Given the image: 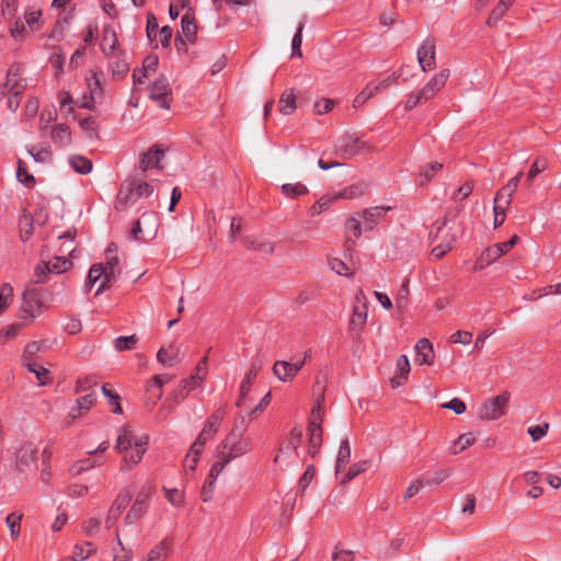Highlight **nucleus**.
<instances>
[{"label": "nucleus", "mask_w": 561, "mask_h": 561, "mask_svg": "<svg viewBox=\"0 0 561 561\" xmlns=\"http://www.w3.org/2000/svg\"><path fill=\"white\" fill-rule=\"evenodd\" d=\"M38 448L28 443L20 447L16 454V469L20 472L28 470L35 465L37 459Z\"/></svg>", "instance_id": "nucleus-18"}, {"label": "nucleus", "mask_w": 561, "mask_h": 561, "mask_svg": "<svg viewBox=\"0 0 561 561\" xmlns=\"http://www.w3.org/2000/svg\"><path fill=\"white\" fill-rule=\"evenodd\" d=\"M415 362L419 365H432L434 363L433 344L427 339H421L415 344Z\"/></svg>", "instance_id": "nucleus-22"}, {"label": "nucleus", "mask_w": 561, "mask_h": 561, "mask_svg": "<svg viewBox=\"0 0 561 561\" xmlns=\"http://www.w3.org/2000/svg\"><path fill=\"white\" fill-rule=\"evenodd\" d=\"M548 168V161L546 159H537L530 167L527 174V182H531L535 176L543 172Z\"/></svg>", "instance_id": "nucleus-63"}, {"label": "nucleus", "mask_w": 561, "mask_h": 561, "mask_svg": "<svg viewBox=\"0 0 561 561\" xmlns=\"http://www.w3.org/2000/svg\"><path fill=\"white\" fill-rule=\"evenodd\" d=\"M515 0H500L499 3L492 10V12H491V14L489 16V20H488V24L490 26L496 24L505 15V13L508 10L510 5Z\"/></svg>", "instance_id": "nucleus-44"}, {"label": "nucleus", "mask_w": 561, "mask_h": 561, "mask_svg": "<svg viewBox=\"0 0 561 561\" xmlns=\"http://www.w3.org/2000/svg\"><path fill=\"white\" fill-rule=\"evenodd\" d=\"M68 162L70 167L80 174H88L92 171V161L83 156H70Z\"/></svg>", "instance_id": "nucleus-37"}, {"label": "nucleus", "mask_w": 561, "mask_h": 561, "mask_svg": "<svg viewBox=\"0 0 561 561\" xmlns=\"http://www.w3.org/2000/svg\"><path fill=\"white\" fill-rule=\"evenodd\" d=\"M49 270L53 273H62L68 271L72 263L65 257H56L53 262H49Z\"/></svg>", "instance_id": "nucleus-62"}, {"label": "nucleus", "mask_w": 561, "mask_h": 561, "mask_svg": "<svg viewBox=\"0 0 561 561\" xmlns=\"http://www.w3.org/2000/svg\"><path fill=\"white\" fill-rule=\"evenodd\" d=\"M152 193V185L140 179L126 181L121 185L116 196L115 208L119 211H125L134 206L138 199L149 197Z\"/></svg>", "instance_id": "nucleus-3"}, {"label": "nucleus", "mask_w": 561, "mask_h": 561, "mask_svg": "<svg viewBox=\"0 0 561 561\" xmlns=\"http://www.w3.org/2000/svg\"><path fill=\"white\" fill-rule=\"evenodd\" d=\"M101 528V518L99 516H93L88 518L82 523V531L88 537H94L99 534Z\"/></svg>", "instance_id": "nucleus-54"}, {"label": "nucleus", "mask_w": 561, "mask_h": 561, "mask_svg": "<svg viewBox=\"0 0 561 561\" xmlns=\"http://www.w3.org/2000/svg\"><path fill=\"white\" fill-rule=\"evenodd\" d=\"M96 385V380L93 377L79 378L76 382V393H89L93 390Z\"/></svg>", "instance_id": "nucleus-57"}, {"label": "nucleus", "mask_w": 561, "mask_h": 561, "mask_svg": "<svg viewBox=\"0 0 561 561\" xmlns=\"http://www.w3.org/2000/svg\"><path fill=\"white\" fill-rule=\"evenodd\" d=\"M130 502V492L125 489L122 491L112 503L107 514H110V519H118L122 512L127 507Z\"/></svg>", "instance_id": "nucleus-27"}, {"label": "nucleus", "mask_w": 561, "mask_h": 561, "mask_svg": "<svg viewBox=\"0 0 561 561\" xmlns=\"http://www.w3.org/2000/svg\"><path fill=\"white\" fill-rule=\"evenodd\" d=\"M13 300V288L9 283L0 286V314L11 305Z\"/></svg>", "instance_id": "nucleus-50"}, {"label": "nucleus", "mask_w": 561, "mask_h": 561, "mask_svg": "<svg viewBox=\"0 0 561 561\" xmlns=\"http://www.w3.org/2000/svg\"><path fill=\"white\" fill-rule=\"evenodd\" d=\"M351 459V446L347 439L341 442L339 453L336 456L335 472L339 473L343 467H345Z\"/></svg>", "instance_id": "nucleus-41"}, {"label": "nucleus", "mask_w": 561, "mask_h": 561, "mask_svg": "<svg viewBox=\"0 0 561 561\" xmlns=\"http://www.w3.org/2000/svg\"><path fill=\"white\" fill-rule=\"evenodd\" d=\"M364 193H365V186L362 184H355V185H351L350 187L343 190L339 194V197L345 198V199H353L358 196H362ZM335 198H337V196Z\"/></svg>", "instance_id": "nucleus-59"}, {"label": "nucleus", "mask_w": 561, "mask_h": 561, "mask_svg": "<svg viewBox=\"0 0 561 561\" xmlns=\"http://www.w3.org/2000/svg\"><path fill=\"white\" fill-rule=\"evenodd\" d=\"M119 274L118 268V257L117 255H106V262L103 266L102 264H94L91 266L88 275L87 282V290H90L91 287L103 277L102 283L100 284L96 295L102 293L104 289L110 287V284L116 279Z\"/></svg>", "instance_id": "nucleus-5"}, {"label": "nucleus", "mask_w": 561, "mask_h": 561, "mask_svg": "<svg viewBox=\"0 0 561 561\" xmlns=\"http://www.w3.org/2000/svg\"><path fill=\"white\" fill-rule=\"evenodd\" d=\"M182 34L186 41L193 43L196 38L197 25L191 13H185L181 22Z\"/></svg>", "instance_id": "nucleus-33"}, {"label": "nucleus", "mask_w": 561, "mask_h": 561, "mask_svg": "<svg viewBox=\"0 0 561 561\" xmlns=\"http://www.w3.org/2000/svg\"><path fill=\"white\" fill-rule=\"evenodd\" d=\"M390 209V207H373L365 209L362 214L364 221L373 227L383 215Z\"/></svg>", "instance_id": "nucleus-46"}, {"label": "nucleus", "mask_w": 561, "mask_h": 561, "mask_svg": "<svg viewBox=\"0 0 561 561\" xmlns=\"http://www.w3.org/2000/svg\"><path fill=\"white\" fill-rule=\"evenodd\" d=\"M245 430L247 425L244 416H240L229 434L218 445L217 449L231 460L251 453L253 449V440L251 437L245 435Z\"/></svg>", "instance_id": "nucleus-2"}, {"label": "nucleus", "mask_w": 561, "mask_h": 561, "mask_svg": "<svg viewBox=\"0 0 561 561\" xmlns=\"http://www.w3.org/2000/svg\"><path fill=\"white\" fill-rule=\"evenodd\" d=\"M164 152L157 147H152L149 151L142 153L140 159V168L144 172L152 168L160 169V161Z\"/></svg>", "instance_id": "nucleus-26"}, {"label": "nucleus", "mask_w": 561, "mask_h": 561, "mask_svg": "<svg viewBox=\"0 0 561 561\" xmlns=\"http://www.w3.org/2000/svg\"><path fill=\"white\" fill-rule=\"evenodd\" d=\"M431 238L432 242L435 243L432 255L436 259H440L451 250L456 241V233L453 231V228L448 226V221L443 219L433 225Z\"/></svg>", "instance_id": "nucleus-6"}, {"label": "nucleus", "mask_w": 561, "mask_h": 561, "mask_svg": "<svg viewBox=\"0 0 561 561\" xmlns=\"http://www.w3.org/2000/svg\"><path fill=\"white\" fill-rule=\"evenodd\" d=\"M94 552L93 545L91 542H84L82 545H76L73 549L72 558L77 561H83Z\"/></svg>", "instance_id": "nucleus-55"}, {"label": "nucleus", "mask_w": 561, "mask_h": 561, "mask_svg": "<svg viewBox=\"0 0 561 561\" xmlns=\"http://www.w3.org/2000/svg\"><path fill=\"white\" fill-rule=\"evenodd\" d=\"M330 268L337 275L351 276L348 266L340 259L333 257L329 260Z\"/></svg>", "instance_id": "nucleus-61"}, {"label": "nucleus", "mask_w": 561, "mask_h": 561, "mask_svg": "<svg viewBox=\"0 0 561 561\" xmlns=\"http://www.w3.org/2000/svg\"><path fill=\"white\" fill-rule=\"evenodd\" d=\"M45 305L41 298V294L36 288L26 287L22 293L20 318L21 319H35L44 311Z\"/></svg>", "instance_id": "nucleus-9"}, {"label": "nucleus", "mask_w": 561, "mask_h": 561, "mask_svg": "<svg viewBox=\"0 0 561 561\" xmlns=\"http://www.w3.org/2000/svg\"><path fill=\"white\" fill-rule=\"evenodd\" d=\"M138 342L137 335L119 336L114 341V347L118 352L133 350Z\"/></svg>", "instance_id": "nucleus-52"}, {"label": "nucleus", "mask_w": 561, "mask_h": 561, "mask_svg": "<svg viewBox=\"0 0 561 561\" xmlns=\"http://www.w3.org/2000/svg\"><path fill=\"white\" fill-rule=\"evenodd\" d=\"M231 461V459H229L225 454L217 449L216 460L210 467L208 478L211 479V481H216L219 474Z\"/></svg>", "instance_id": "nucleus-35"}, {"label": "nucleus", "mask_w": 561, "mask_h": 561, "mask_svg": "<svg viewBox=\"0 0 561 561\" xmlns=\"http://www.w3.org/2000/svg\"><path fill=\"white\" fill-rule=\"evenodd\" d=\"M523 172H518L516 176L511 179L506 185H504L495 195L494 199L510 206L512 203V196L518 187L519 180Z\"/></svg>", "instance_id": "nucleus-23"}, {"label": "nucleus", "mask_w": 561, "mask_h": 561, "mask_svg": "<svg viewBox=\"0 0 561 561\" xmlns=\"http://www.w3.org/2000/svg\"><path fill=\"white\" fill-rule=\"evenodd\" d=\"M51 139L60 146H68L71 141V133L67 125H56L50 131Z\"/></svg>", "instance_id": "nucleus-36"}, {"label": "nucleus", "mask_w": 561, "mask_h": 561, "mask_svg": "<svg viewBox=\"0 0 561 561\" xmlns=\"http://www.w3.org/2000/svg\"><path fill=\"white\" fill-rule=\"evenodd\" d=\"M24 366L31 373H33L38 381V385L45 386L49 381V371L43 366L34 362H24Z\"/></svg>", "instance_id": "nucleus-45"}, {"label": "nucleus", "mask_w": 561, "mask_h": 561, "mask_svg": "<svg viewBox=\"0 0 561 561\" xmlns=\"http://www.w3.org/2000/svg\"><path fill=\"white\" fill-rule=\"evenodd\" d=\"M116 542L117 547L113 550V560L114 561H131L133 560V550L124 546L118 530L116 529Z\"/></svg>", "instance_id": "nucleus-42"}, {"label": "nucleus", "mask_w": 561, "mask_h": 561, "mask_svg": "<svg viewBox=\"0 0 561 561\" xmlns=\"http://www.w3.org/2000/svg\"><path fill=\"white\" fill-rule=\"evenodd\" d=\"M49 273H53L49 270V264L47 262H42L34 270V283L43 284L47 280V276Z\"/></svg>", "instance_id": "nucleus-58"}, {"label": "nucleus", "mask_w": 561, "mask_h": 561, "mask_svg": "<svg viewBox=\"0 0 561 561\" xmlns=\"http://www.w3.org/2000/svg\"><path fill=\"white\" fill-rule=\"evenodd\" d=\"M20 234L23 241L28 240L34 232L33 218L30 214L23 213L20 217Z\"/></svg>", "instance_id": "nucleus-47"}, {"label": "nucleus", "mask_w": 561, "mask_h": 561, "mask_svg": "<svg viewBox=\"0 0 561 561\" xmlns=\"http://www.w3.org/2000/svg\"><path fill=\"white\" fill-rule=\"evenodd\" d=\"M304 365L305 360H276L273 365V375L282 382H291Z\"/></svg>", "instance_id": "nucleus-15"}, {"label": "nucleus", "mask_w": 561, "mask_h": 561, "mask_svg": "<svg viewBox=\"0 0 561 561\" xmlns=\"http://www.w3.org/2000/svg\"><path fill=\"white\" fill-rule=\"evenodd\" d=\"M153 492L154 488L149 484L142 485L139 489L135 501L124 518L125 524L133 525L146 515Z\"/></svg>", "instance_id": "nucleus-8"}, {"label": "nucleus", "mask_w": 561, "mask_h": 561, "mask_svg": "<svg viewBox=\"0 0 561 561\" xmlns=\"http://www.w3.org/2000/svg\"><path fill=\"white\" fill-rule=\"evenodd\" d=\"M278 110L284 115H290L296 110V96L293 90H286L280 95Z\"/></svg>", "instance_id": "nucleus-34"}, {"label": "nucleus", "mask_w": 561, "mask_h": 561, "mask_svg": "<svg viewBox=\"0 0 561 561\" xmlns=\"http://www.w3.org/2000/svg\"><path fill=\"white\" fill-rule=\"evenodd\" d=\"M366 148L367 145L353 134L343 135L335 145L336 154L342 159H352Z\"/></svg>", "instance_id": "nucleus-11"}, {"label": "nucleus", "mask_w": 561, "mask_h": 561, "mask_svg": "<svg viewBox=\"0 0 561 561\" xmlns=\"http://www.w3.org/2000/svg\"><path fill=\"white\" fill-rule=\"evenodd\" d=\"M367 319V311L364 309H360L359 307L355 306L353 310V316L350 321V327L352 330H356L357 328H362Z\"/></svg>", "instance_id": "nucleus-56"}, {"label": "nucleus", "mask_w": 561, "mask_h": 561, "mask_svg": "<svg viewBox=\"0 0 561 561\" xmlns=\"http://www.w3.org/2000/svg\"><path fill=\"white\" fill-rule=\"evenodd\" d=\"M179 353L180 350L173 344L167 347L162 346L157 353V359L164 366H173L180 362Z\"/></svg>", "instance_id": "nucleus-29"}, {"label": "nucleus", "mask_w": 561, "mask_h": 561, "mask_svg": "<svg viewBox=\"0 0 561 561\" xmlns=\"http://www.w3.org/2000/svg\"><path fill=\"white\" fill-rule=\"evenodd\" d=\"M118 48V39L111 25H105L102 31L101 50L106 57L114 56Z\"/></svg>", "instance_id": "nucleus-21"}, {"label": "nucleus", "mask_w": 561, "mask_h": 561, "mask_svg": "<svg viewBox=\"0 0 561 561\" xmlns=\"http://www.w3.org/2000/svg\"><path fill=\"white\" fill-rule=\"evenodd\" d=\"M449 77L450 70L448 68L442 69L422 89L408 95L404 107L410 111L432 100L444 88Z\"/></svg>", "instance_id": "nucleus-4"}, {"label": "nucleus", "mask_w": 561, "mask_h": 561, "mask_svg": "<svg viewBox=\"0 0 561 561\" xmlns=\"http://www.w3.org/2000/svg\"><path fill=\"white\" fill-rule=\"evenodd\" d=\"M494 206H493V211H494V228H497L500 227L504 220H505V211L506 209L508 208L507 205L494 199Z\"/></svg>", "instance_id": "nucleus-60"}, {"label": "nucleus", "mask_w": 561, "mask_h": 561, "mask_svg": "<svg viewBox=\"0 0 561 561\" xmlns=\"http://www.w3.org/2000/svg\"><path fill=\"white\" fill-rule=\"evenodd\" d=\"M172 89L168 78L164 75L159 76V78L151 84L149 98L157 102L158 105L164 110H169L171 104L169 96L171 95Z\"/></svg>", "instance_id": "nucleus-13"}, {"label": "nucleus", "mask_w": 561, "mask_h": 561, "mask_svg": "<svg viewBox=\"0 0 561 561\" xmlns=\"http://www.w3.org/2000/svg\"><path fill=\"white\" fill-rule=\"evenodd\" d=\"M411 370L410 360L407 355L398 357L396 363L394 376L390 379V385L393 389L402 386L408 380V375Z\"/></svg>", "instance_id": "nucleus-20"}, {"label": "nucleus", "mask_w": 561, "mask_h": 561, "mask_svg": "<svg viewBox=\"0 0 561 561\" xmlns=\"http://www.w3.org/2000/svg\"><path fill=\"white\" fill-rule=\"evenodd\" d=\"M149 437L147 435H134L129 426H124L118 431L115 450L124 454L121 469L129 471L139 463L147 450Z\"/></svg>", "instance_id": "nucleus-1"}, {"label": "nucleus", "mask_w": 561, "mask_h": 561, "mask_svg": "<svg viewBox=\"0 0 561 561\" xmlns=\"http://www.w3.org/2000/svg\"><path fill=\"white\" fill-rule=\"evenodd\" d=\"M378 92H380V90L376 82L368 83L354 99V107H359L364 105L369 99H371Z\"/></svg>", "instance_id": "nucleus-40"}, {"label": "nucleus", "mask_w": 561, "mask_h": 561, "mask_svg": "<svg viewBox=\"0 0 561 561\" xmlns=\"http://www.w3.org/2000/svg\"><path fill=\"white\" fill-rule=\"evenodd\" d=\"M165 499L174 507H182L184 504V492L178 489H169L163 486L162 489Z\"/></svg>", "instance_id": "nucleus-49"}, {"label": "nucleus", "mask_w": 561, "mask_h": 561, "mask_svg": "<svg viewBox=\"0 0 561 561\" xmlns=\"http://www.w3.org/2000/svg\"><path fill=\"white\" fill-rule=\"evenodd\" d=\"M417 61L424 72L436 67V44L433 38H426L417 49Z\"/></svg>", "instance_id": "nucleus-17"}, {"label": "nucleus", "mask_w": 561, "mask_h": 561, "mask_svg": "<svg viewBox=\"0 0 561 561\" xmlns=\"http://www.w3.org/2000/svg\"><path fill=\"white\" fill-rule=\"evenodd\" d=\"M302 428L295 426L289 434V437L280 444L277 455L274 458V462H280L290 457L293 453L297 454L298 447L302 442Z\"/></svg>", "instance_id": "nucleus-14"}, {"label": "nucleus", "mask_w": 561, "mask_h": 561, "mask_svg": "<svg viewBox=\"0 0 561 561\" xmlns=\"http://www.w3.org/2000/svg\"><path fill=\"white\" fill-rule=\"evenodd\" d=\"M243 244L247 249L259 251L265 255H272L275 251V243L270 240L245 237Z\"/></svg>", "instance_id": "nucleus-25"}, {"label": "nucleus", "mask_w": 561, "mask_h": 561, "mask_svg": "<svg viewBox=\"0 0 561 561\" xmlns=\"http://www.w3.org/2000/svg\"><path fill=\"white\" fill-rule=\"evenodd\" d=\"M316 473V469L312 465H309L304 472V474L300 477L298 482V489L300 492H305L310 482L312 481Z\"/></svg>", "instance_id": "nucleus-64"}, {"label": "nucleus", "mask_w": 561, "mask_h": 561, "mask_svg": "<svg viewBox=\"0 0 561 561\" xmlns=\"http://www.w3.org/2000/svg\"><path fill=\"white\" fill-rule=\"evenodd\" d=\"M501 256L499 255V250L494 249L493 245L486 248L479 259L477 260L474 264V270L480 271L485 268L486 266L494 263L496 260H499Z\"/></svg>", "instance_id": "nucleus-32"}, {"label": "nucleus", "mask_w": 561, "mask_h": 561, "mask_svg": "<svg viewBox=\"0 0 561 561\" xmlns=\"http://www.w3.org/2000/svg\"><path fill=\"white\" fill-rule=\"evenodd\" d=\"M204 450V447L201 446V443H193L187 455L184 459V469L186 472L194 471L198 463L199 457Z\"/></svg>", "instance_id": "nucleus-30"}, {"label": "nucleus", "mask_w": 561, "mask_h": 561, "mask_svg": "<svg viewBox=\"0 0 561 561\" xmlns=\"http://www.w3.org/2000/svg\"><path fill=\"white\" fill-rule=\"evenodd\" d=\"M22 517L23 515L21 513L13 512L5 518V524L13 539H16L20 535Z\"/></svg>", "instance_id": "nucleus-48"}, {"label": "nucleus", "mask_w": 561, "mask_h": 561, "mask_svg": "<svg viewBox=\"0 0 561 561\" xmlns=\"http://www.w3.org/2000/svg\"><path fill=\"white\" fill-rule=\"evenodd\" d=\"M474 442L476 437L472 433L462 434L455 442H453L449 447V451L453 455H457L474 444Z\"/></svg>", "instance_id": "nucleus-39"}, {"label": "nucleus", "mask_w": 561, "mask_h": 561, "mask_svg": "<svg viewBox=\"0 0 561 561\" xmlns=\"http://www.w3.org/2000/svg\"><path fill=\"white\" fill-rule=\"evenodd\" d=\"M96 400L95 391H91L79 397L76 401V404L70 409L68 415L65 419V426L69 427L72 423L81 417L84 413H87Z\"/></svg>", "instance_id": "nucleus-16"}, {"label": "nucleus", "mask_w": 561, "mask_h": 561, "mask_svg": "<svg viewBox=\"0 0 561 561\" xmlns=\"http://www.w3.org/2000/svg\"><path fill=\"white\" fill-rule=\"evenodd\" d=\"M141 224H145L146 234L149 239H153L158 232V216L156 213H144L141 216Z\"/></svg>", "instance_id": "nucleus-43"}, {"label": "nucleus", "mask_w": 561, "mask_h": 561, "mask_svg": "<svg viewBox=\"0 0 561 561\" xmlns=\"http://www.w3.org/2000/svg\"><path fill=\"white\" fill-rule=\"evenodd\" d=\"M347 242H355L362 234L360 224L356 218H348L345 224Z\"/></svg>", "instance_id": "nucleus-51"}, {"label": "nucleus", "mask_w": 561, "mask_h": 561, "mask_svg": "<svg viewBox=\"0 0 561 561\" xmlns=\"http://www.w3.org/2000/svg\"><path fill=\"white\" fill-rule=\"evenodd\" d=\"M219 427L218 417H209L194 443H201V446L204 447L213 435L218 432Z\"/></svg>", "instance_id": "nucleus-31"}, {"label": "nucleus", "mask_w": 561, "mask_h": 561, "mask_svg": "<svg viewBox=\"0 0 561 561\" xmlns=\"http://www.w3.org/2000/svg\"><path fill=\"white\" fill-rule=\"evenodd\" d=\"M323 397L320 398L316 405L311 410L309 426H308V433H309V439H308V453L314 457L321 447L322 444V421H323Z\"/></svg>", "instance_id": "nucleus-7"}, {"label": "nucleus", "mask_w": 561, "mask_h": 561, "mask_svg": "<svg viewBox=\"0 0 561 561\" xmlns=\"http://www.w3.org/2000/svg\"><path fill=\"white\" fill-rule=\"evenodd\" d=\"M21 67L19 65H12L5 77V82L3 85H0V95H5L7 93L12 96H20L26 84L24 80L20 79Z\"/></svg>", "instance_id": "nucleus-12"}, {"label": "nucleus", "mask_w": 561, "mask_h": 561, "mask_svg": "<svg viewBox=\"0 0 561 561\" xmlns=\"http://www.w3.org/2000/svg\"><path fill=\"white\" fill-rule=\"evenodd\" d=\"M204 381V375H192L190 378L183 379L179 388L170 396V400H173L174 404L180 403L184 400L190 391L199 387Z\"/></svg>", "instance_id": "nucleus-19"}, {"label": "nucleus", "mask_w": 561, "mask_h": 561, "mask_svg": "<svg viewBox=\"0 0 561 561\" xmlns=\"http://www.w3.org/2000/svg\"><path fill=\"white\" fill-rule=\"evenodd\" d=\"M282 192L288 197H297L308 193V187L301 183H286L282 186Z\"/></svg>", "instance_id": "nucleus-53"}, {"label": "nucleus", "mask_w": 561, "mask_h": 561, "mask_svg": "<svg viewBox=\"0 0 561 561\" xmlns=\"http://www.w3.org/2000/svg\"><path fill=\"white\" fill-rule=\"evenodd\" d=\"M42 10L36 5H30L25 9L24 19L31 31L41 27Z\"/></svg>", "instance_id": "nucleus-38"}, {"label": "nucleus", "mask_w": 561, "mask_h": 561, "mask_svg": "<svg viewBox=\"0 0 561 561\" xmlns=\"http://www.w3.org/2000/svg\"><path fill=\"white\" fill-rule=\"evenodd\" d=\"M171 550V542L164 538L153 546L141 561H165Z\"/></svg>", "instance_id": "nucleus-24"}, {"label": "nucleus", "mask_w": 561, "mask_h": 561, "mask_svg": "<svg viewBox=\"0 0 561 561\" xmlns=\"http://www.w3.org/2000/svg\"><path fill=\"white\" fill-rule=\"evenodd\" d=\"M510 398V392L504 391L493 399L484 402L479 409V416L486 421H494L502 417L506 414V407Z\"/></svg>", "instance_id": "nucleus-10"}, {"label": "nucleus", "mask_w": 561, "mask_h": 561, "mask_svg": "<svg viewBox=\"0 0 561 561\" xmlns=\"http://www.w3.org/2000/svg\"><path fill=\"white\" fill-rule=\"evenodd\" d=\"M260 370H261V365L256 362L252 363L249 371L247 373L243 381L240 385V394H239V400L237 402V405L242 404L243 399L245 398V396L249 393V391L251 389L252 381L257 376Z\"/></svg>", "instance_id": "nucleus-28"}]
</instances>
